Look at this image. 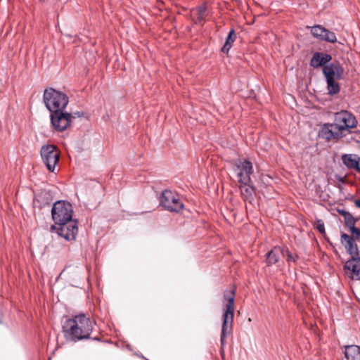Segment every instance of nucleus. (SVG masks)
Returning a JSON list of instances; mask_svg holds the SVG:
<instances>
[{
	"instance_id": "7",
	"label": "nucleus",
	"mask_w": 360,
	"mask_h": 360,
	"mask_svg": "<svg viewBox=\"0 0 360 360\" xmlns=\"http://www.w3.org/2000/svg\"><path fill=\"white\" fill-rule=\"evenodd\" d=\"M160 204L165 210L170 212H179L184 208V204L179 197L169 190H165L162 192Z\"/></svg>"
},
{
	"instance_id": "20",
	"label": "nucleus",
	"mask_w": 360,
	"mask_h": 360,
	"mask_svg": "<svg viewBox=\"0 0 360 360\" xmlns=\"http://www.w3.org/2000/svg\"><path fill=\"white\" fill-rule=\"evenodd\" d=\"M340 213L343 215L345 224L349 229V231H352L353 228H355L356 219L352 214L346 211L340 212Z\"/></svg>"
},
{
	"instance_id": "14",
	"label": "nucleus",
	"mask_w": 360,
	"mask_h": 360,
	"mask_svg": "<svg viewBox=\"0 0 360 360\" xmlns=\"http://www.w3.org/2000/svg\"><path fill=\"white\" fill-rule=\"evenodd\" d=\"M331 59L332 57L328 53L323 52H316L311 57L310 60V65L314 68H318L322 66L323 68L325 65H328V63L330 62Z\"/></svg>"
},
{
	"instance_id": "9",
	"label": "nucleus",
	"mask_w": 360,
	"mask_h": 360,
	"mask_svg": "<svg viewBox=\"0 0 360 360\" xmlns=\"http://www.w3.org/2000/svg\"><path fill=\"white\" fill-rule=\"evenodd\" d=\"M65 110L51 112L50 118L53 128L58 131L67 129L72 123V115Z\"/></svg>"
},
{
	"instance_id": "27",
	"label": "nucleus",
	"mask_w": 360,
	"mask_h": 360,
	"mask_svg": "<svg viewBox=\"0 0 360 360\" xmlns=\"http://www.w3.org/2000/svg\"><path fill=\"white\" fill-rule=\"evenodd\" d=\"M355 205H356L357 207L360 208V198H359V199H358V200H356L355 201Z\"/></svg>"
},
{
	"instance_id": "8",
	"label": "nucleus",
	"mask_w": 360,
	"mask_h": 360,
	"mask_svg": "<svg viewBox=\"0 0 360 360\" xmlns=\"http://www.w3.org/2000/svg\"><path fill=\"white\" fill-rule=\"evenodd\" d=\"M357 121L349 112L342 110L335 114L334 126L342 134V131L354 128Z\"/></svg>"
},
{
	"instance_id": "13",
	"label": "nucleus",
	"mask_w": 360,
	"mask_h": 360,
	"mask_svg": "<svg viewBox=\"0 0 360 360\" xmlns=\"http://www.w3.org/2000/svg\"><path fill=\"white\" fill-rule=\"evenodd\" d=\"M319 136L326 140L330 141L333 139L340 138L342 133L335 127L334 123L324 124L319 131Z\"/></svg>"
},
{
	"instance_id": "11",
	"label": "nucleus",
	"mask_w": 360,
	"mask_h": 360,
	"mask_svg": "<svg viewBox=\"0 0 360 360\" xmlns=\"http://www.w3.org/2000/svg\"><path fill=\"white\" fill-rule=\"evenodd\" d=\"M311 34L316 39L334 43L337 41L336 36L334 32L323 27L321 25H314L311 27Z\"/></svg>"
},
{
	"instance_id": "21",
	"label": "nucleus",
	"mask_w": 360,
	"mask_h": 360,
	"mask_svg": "<svg viewBox=\"0 0 360 360\" xmlns=\"http://www.w3.org/2000/svg\"><path fill=\"white\" fill-rule=\"evenodd\" d=\"M207 7L206 4H202L196 8L197 22L196 23H201L207 15Z\"/></svg>"
},
{
	"instance_id": "25",
	"label": "nucleus",
	"mask_w": 360,
	"mask_h": 360,
	"mask_svg": "<svg viewBox=\"0 0 360 360\" xmlns=\"http://www.w3.org/2000/svg\"><path fill=\"white\" fill-rule=\"evenodd\" d=\"M77 269H78L77 266H67L63 269V271L60 273V275H61L62 274H63L65 272H68V274L75 273V272L77 271Z\"/></svg>"
},
{
	"instance_id": "3",
	"label": "nucleus",
	"mask_w": 360,
	"mask_h": 360,
	"mask_svg": "<svg viewBox=\"0 0 360 360\" xmlns=\"http://www.w3.org/2000/svg\"><path fill=\"white\" fill-rule=\"evenodd\" d=\"M234 295L235 290H232L224 293V299L227 303L224 306V311L222 315V328L221 334V347L225 345V338L229 335L232 330L233 316H234Z\"/></svg>"
},
{
	"instance_id": "16",
	"label": "nucleus",
	"mask_w": 360,
	"mask_h": 360,
	"mask_svg": "<svg viewBox=\"0 0 360 360\" xmlns=\"http://www.w3.org/2000/svg\"><path fill=\"white\" fill-rule=\"evenodd\" d=\"M240 190L243 198L245 200L251 202L253 199V195L255 193L254 186H252V181L248 183H240Z\"/></svg>"
},
{
	"instance_id": "15",
	"label": "nucleus",
	"mask_w": 360,
	"mask_h": 360,
	"mask_svg": "<svg viewBox=\"0 0 360 360\" xmlns=\"http://www.w3.org/2000/svg\"><path fill=\"white\" fill-rule=\"evenodd\" d=\"M343 164L349 169L360 172V157L354 154H345L342 156Z\"/></svg>"
},
{
	"instance_id": "12",
	"label": "nucleus",
	"mask_w": 360,
	"mask_h": 360,
	"mask_svg": "<svg viewBox=\"0 0 360 360\" xmlns=\"http://www.w3.org/2000/svg\"><path fill=\"white\" fill-rule=\"evenodd\" d=\"M355 240L352 236H349L345 233H342L341 243L351 257H356V255H359L358 246Z\"/></svg>"
},
{
	"instance_id": "24",
	"label": "nucleus",
	"mask_w": 360,
	"mask_h": 360,
	"mask_svg": "<svg viewBox=\"0 0 360 360\" xmlns=\"http://www.w3.org/2000/svg\"><path fill=\"white\" fill-rule=\"evenodd\" d=\"M351 233H352V236L355 239V240H359L360 239V229H357V228H353L352 231H350Z\"/></svg>"
},
{
	"instance_id": "17",
	"label": "nucleus",
	"mask_w": 360,
	"mask_h": 360,
	"mask_svg": "<svg viewBox=\"0 0 360 360\" xmlns=\"http://www.w3.org/2000/svg\"><path fill=\"white\" fill-rule=\"evenodd\" d=\"M283 253V247L275 246L266 254V262L267 266H271L278 262L280 255Z\"/></svg>"
},
{
	"instance_id": "5",
	"label": "nucleus",
	"mask_w": 360,
	"mask_h": 360,
	"mask_svg": "<svg viewBox=\"0 0 360 360\" xmlns=\"http://www.w3.org/2000/svg\"><path fill=\"white\" fill-rule=\"evenodd\" d=\"M43 101L46 108L50 112H53L65 110L68 104L69 98L65 94L49 87L44 91Z\"/></svg>"
},
{
	"instance_id": "4",
	"label": "nucleus",
	"mask_w": 360,
	"mask_h": 360,
	"mask_svg": "<svg viewBox=\"0 0 360 360\" xmlns=\"http://www.w3.org/2000/svg\"><path fill=\"white\" fill-rule=\"evenodd\" d=\"M323 74L326 77L328 94L330 95L338 94L340 87L337 81L340 79L344 75V68L340 63L334 61L325 65L323 68Z\"/></svg>"
},
{
	"instance_id": "6",
	"label": "nucleus",
	"mask_w": 360,
	"mask_h": 360,
	"mask_svg": "<svg viewBox=\"0 0 360 360\" xmlns=\"http://www.w3.org/2000/svg\"><path fill=\"white\" fill-rule=\"evenodd\" d=\"M41 157L48 170L53 172L58 163L60 152L53 145H44L41 148Z\"/></svg>"
},
{
	"instance_id": "19",
	"label": "nucleus",
	"mask_w": 360,
	"mask_h": 360,
	"mask_svg": "<svg viewBox=\"0 0 360 360\" xmlns=\"http://www.w3.org/2000/svg\"><path fill=\"white\" fill-rule=\"evenodd\" d=\"M236 35L234 30H231L228 36L226 38V41L223 47L221 48V51L224 53H228L229 50L231 49L232 44L236 40Z\"/></svg>"
},
{
	"instance_id": "22",
	"label": "nucleus",
	"mask_w": 360,
	"mask_h": 360,
	"mask_svg": "<svg viewBox=\"0 0 360 360\" xmlns=\"http://www.w3.org/2000/svg\"><path fill=\"white\" fill-rule=\"evenodd\" d=\"M282 255L283 257H287V262H288L289 264V266L290 265V263L291 262H293V263H296L297 259H298V256L297 255H294L293 254H292L288 248L286 247H283V253H282Z\"/></svg>"
},
{
	"instance_id": "23",
	"label": "nucleus",
	"mask_w": 360,
	"mask_h": 360,
	"mask_svg": "<svg viewBox=\"0 0 360 360\" xmlns=\"http://www.w3.org/2000/svg\"><path fill=\"white\" fill-rule=\"evenodd\" d=\"M314 229H316L321 234H324L326 233L325 231V225L324 222L321 219H316L314 223Z\"/></svg>"
},
{
	"instance_id": "10",
	"label": "nucleus",
	"mask_w": 360,
	"mask_h": 360,
	"mask_svg": "<svg viewBox=\"0 0 360 360\" xmlns=\"http://www.w3.org/2000/svg\"><path fill=\"white\" fill-rule=\"evenodd\" d=\"M235 172L239 183L251 182L250 175L253 173V167L249 160H245L237 164Z\"/></svg>"
},
{
	"instance_id": "18",
	"label": "nucleus",
	"mask_w": 360,
	"mask_h": 360,
	"mask_svg": "<svg viewBox=\"0 0 360 360\" xmlns=\"http://www.w3.org/2000/svg\"><path fill=\"white\" fill-rule=\"evenodd\" d=\"M345 354L347 360H360V347L354 345L345 346Z\"/></svg>"
},
{
	"instance_id": "1",
	"label": "nucleus",
	"mask_w": 360,
	"mask_h": 360,
	"mask_svg": "<svg viewBox=\"0 0 360 360\" xmlns=\"http://www.w3.org/2000/svg\"><path fill=\"white\" fill-rule=\"evenodd\" d=\"M72 216L73 209L69 202L58 200L53 205L51 217L56 225H52L51 229L56 230L58 236L68 241L75 240L78 233L77 221Z\"/></svg>"
},
{
	"instance_id": "2",
	"label": "nucleus",
	"mask_w": 360,
	"mask_h": 360,
	"mask_svg": "<svg viewBox=\"0 0 360 360\" xmlns=\"http://www.w3.org/2000/svg\"><path fill=\"white\" fill-rule=\"evenodd\" d=\"M94 321L85 314L73 316L63 325V333L66 340L77 342L89 339L93 330Z\"/></svg>"
},
{
	"instance_id": "26",
	"label": "nucleus",
	"mask_w": 360,
	"mask_h": 360,
	"mask_svg": "<svg viewBox=\"0 0 360 360\" xmlns=\"http://www.w3.org/2000/svg\"><path fill=\"white\" fill-rule=\"evenodd\" d=\"M70 114L72 115V120L75 119L76 117H80L83 116V113L81 112H72V113H70Z\"/></svg>"
}]
</instances>
